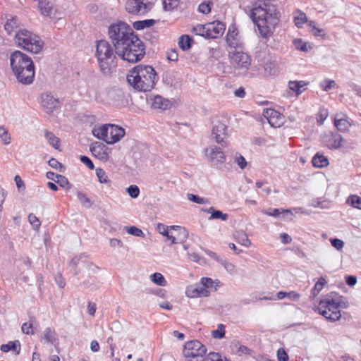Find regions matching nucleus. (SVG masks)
Returning a JSON list of instances; mask_svg holds the SVG:
<instances>
[{
    "mask_svg": "<svg viewBox=\"0 0 361 361\" xmlns=\"http://www.w3.org/2000/svg\"><path fill=\"white\" fill-rule=\"evenodd\" d=\"M280 13L276 6L269 1H261L257 6L251 10L250 17L258 27L263 38L268 39L271 36L276 25L279 21Z\"/></svg>",
    "mask_w": 361,
    "mask_h": 361,
    "instance_id": "obj_1",
    "label": "nucleus"
},
{
    "mask_svg": "<svg viewBox=\"0 0 361 361\" xmlns=\"http://www.w3.org/2000/svg\"><path fill=\"white\" fill-rule=\"evenodd\" d=\"M158 77L151 66L139 65L135 66L127 75L128 82L139 91H150L155 85Z\"/></svg>",
    "mask_w": 361,
    "mask_h": 361,
    "instance_id": "obj_2",
    "label": "nucleus"
},
{
    "mask_svg": "<svg viewBox=\"0 0 361 361\" xmlns=\"http://www.w3.org/2000/svg\"><path fill=\"white\" fill-rule=\"evenodd\" d=\"M10 63L18 82L24 85L32 83L35 77V66L27 55L20 51H16L10 56Z\"/></svg>",
    "mask_w": 361,
    "mask_h": 361,
    "instance_id": "obj_3",
    "label": "nucleus"
},
{
    "mask_svg": "<svg viewBox=\"0 0 361 361\" xmlns=\"http://www.w3.org/2000/svg\"><path fill=\"white\" fill-rule=\"evenodd\" d=\"M69 265L74 269L75 275L80 273V268L85 269L88 279H85L80 283V286L85 288H96L95 277L91 275L97 274L99 267L92 262L87 260V256L82 254L80 256L73 257L69 262Z\"/></svg>",
    "mask_w": 361,
    "mask_h": 361,
    "instance_id": "obj_4",
    "label": "nucleus"
},
{
    "mask_svg": "<svg viewBox=\"0 0 361 361\" xmlns=\"http://www.w3.org/2000/svg\"><path fill=\"white\" fill-rule=\"evenodd\" d=\"M115 50L106 40H99L96 44L95 56L97 59L101 71L109 74L112 68L116 66Z\"/></svg>",
    "mask_w": 361,
    "mask_h": 361,
    "instance_id": "obj_5",
    "label": "nucleus"
},
{
    "mask_svg": "<svg viewBox=\"0 0 361 361\" xmlns=\"http://www.w3.org/2000/svg\"><path fill=\"white\" fill-rule=\"evenodd\" d=\"M135 33L133 29L124 22H118L111 25L108 30V36L114 50L119 51L123 45L133 37L135 38Z\"/></svg>",
    "mask_w": 361,
    "mask_h": 361,
    "instance_id": "obj_6",
    "label": "nucleus"
},
{
    "mask_svg": "<svg viewBox=\"0 0 361 361\" xmlns=\"http://www.w3.org/2000/svg\"><path fill=\"white\" fill-rule=\"evenodd\" d=\"M115 53L124 61L136 63L143 58L145 49L143 42L135 35L134 39L131 37L119 51H116Z\"/></svg>",
    "mask_w": 361,
    "mask_h": 361,
    "instance_id": "obj_7",
    "label": "nucleus"
},
{
    "mask_svg": "<svg viewBox=\"0 0 361 361\" xmlns=\"http://www.w3.org/2000/svg\"><path fill=\"white\" fill-rule=\"evenodd\" d=\"M14 39L18 47L34 54L39 53L44 46L39 36L26 29L19 30Z\"/></svg>",
    "mask_w": 361,
    "mask_h": 361,
    "instance_id": "obj_8",
    "label": "nucleus"
},
{
    "mask_svg": "<svg viewBox=\"0 0 361 361\" xmlns=\"http://www.w3.org/2000/svg\"><path fill=\"white\" fill-rule=\"evenodd\" d=\"M92 134L97 138L112 145L118 142L125 135V130L116 125L105 124L93 128Z\"/></svg>",
    "mask_w": 361,
    "mask_h": 361,
    "instance_id": "obj_9",
    "label": "nucleus"
},
{
    "mask_svg": "<svg viewBox=\"0 0 361 361\" xmlns=\"http://www.w3.org/2000/svg\"><path fill=\"white\" fill-rule=\"evenodd\" d=\"M341 302L337 299H329L321 300L318 305L319 312L327 319L335 322L338 320L341 317Z\"/></svg>",
    "mask_w": 361,
    "mask_h": 361,
    "instance_id": "obj_10",
    "label": "nucleus"
},
{
    "mask_svg": "<svg viewBox=\"0 0 361 361\" xmlns=\"http://www.w3.org/2000/svg\"><path fill=\"white\" fill-rule=\"evenodd\" d=\"M207 353V348L197 340L185 343L183 354L187 361H205L204 356Z\"/></svg>",
    "mask_w": 361,
    "mask_h": 361,
    "instance_id": "obj_11",
    "label": "nucleus"
},
{
    "mask_svg": "<svg viewBox=\"0 0 361 361\" xmlns=\"http://www.w3.org/2000/svg\"><path fill=\"white\" fill-rule=\"evenodd\" d=\"M228 56L231 63L235 68L247 70L251 64L249 55L238 48H235L233 51H229Z\"/></svg>",
    "mask_w": 361,
    "mask_h": 361,
    "instance_id": "obj_12",
    "label": "nucleus"
},
{
    "mask_svg": "<svg viewBox=\"0 0 361 361\" xmlns=\"http://www.w3.org/2000/svg\"><path fill=\"white\" fill-rule=\"evenodd\" d=\"M152 1H126L125 9L131 14L137 16H144L152 8Z\"/></svg>",
    "mask_w": 361,
    "mask_h": 361,
    "instance_id": "obj_13",
    "label": "nucleus"
},
{
    "mask_svg": "<svg viewBox=\"0 0 361 361\" xmlns=\"http://www.w3.org/2000/svg\"><path fill=\"white\" fill-rule=\"evenodd\" d=\"M41 106L50 115L59 106V101L51 92H47L41 95Z\"/></svg>",
    "mask_w": 361,
    "mask_h": 361,
    "instance_id": "obj_14",
    "label": "nucleus"
},
{
    "mask_svg": "<svg viewBox=\"0 0 361 361\" xmlns=\"http://www.w3.org/2000/svg\"><path fill=\"white\" fill-rule=\"evenodd\" d=\"M204 150L208 160L214 164H223L226 161V156L219 147L211 145Z\"/></svg>",
    "mask_w": 361,
    "mask_h": 361,
    "instance_id": "obj_15",
    "label": "nucleus"
},
{
    "mask_svg": "<svg viewBox=\"0 0 361 361\" xmlns=\"http://www.w3.org/2000/svg\"><path fill=\"white\" fill-rule=\"evenodd\" d=\"M263 116L272 127L278 128L283 123V116L282 114L274 109H264Z\"/></svg>",
    "mask_w": 361,
    "mask_h": 361,
    "instance_id": "obj_16",
    "label": "nucleus"
},
{
    "mask_svg": "<svg viewBox=\"0 0 361 361\" xmlns=\"http://www.w3.org/2000/svg\"><path fill=\"white\" fill-rule=\"evenodd\" d=\"M227 127L224 123L217 122L212 128V135L217 143H221L222 146H226L227 144L224 141L226 136Z\"/></svg>",
    "mask_w": 361,
    "mask_h": 361,
    "instance_id": "obj_17",
    "label": "nucleus"
},
{
    "mask_svg": "<svg viewBox=\"0 0 361 361\" xmlns=\"http://www.w3.org/2000/svg\"><path fill=\"white\" fill-rule=\"evenodd\" d=\"M225 29V25L220 21L207 23V39L217 38L224 34Z\"/></svg>",
    "mask_w": 361,
    "mask_h": 361,
    "instance_id": "obj_18",
    "label": "nucleus"
},
{
    "mask_svg": "<svg viewBox=\"0 0 361 361\" xmlns=\"http://www.w3.org/2000/svg\"><path fill=\"white\" fill-rule=\"evenodd\" d=\"M148 102H150L151 106L154 109L166 110L171 106V102L160 95H151L147 99Z\"/></svg>",
    "mask_w": 361,
    "mask_h": 361,
    "instance_id": "obj_19",
    "label": "nucleus"
},
{
    "mask_svg": "<svg viewBox=\"0 0 361 361\" xmlns=\"http://www.w3.org/2000/svg\"><path fill=\"white\" fill-rule=\"evenodd\" d=\"M226 42L231 48H238L241 46L240 37L235 25H231L228 27L226 35Z\"/></svg>",
    "mask_w": 361,
    "mask_h": 361,
    "instance_id": "obj_20",
    "label": "nucleus"
},
{
    "mask_svg": "<svg viewBox=\"0 0 361 361\" xmlns=\"http://www.w3.org/2000/svg\"><path fill=\"white\" fill-rule=\"evenodd\" d=\"M38 8L42 15L49 18H54L57 13L53 1H39Z\"/></svg>",
    "mask_w": 361,
    "mask_h": 361,
    "instance_id": "obj_21",
    "label": "nucleus"
},
{
    "mask_svg": "<svg viewBox=\"0 0 361 361\" xmlns=\"http://www.w3.org/2000/svg\"><path fill=\"white\" fill-rule=\"evenodd\" d=\"M90 151L92 154L100 159H107L109 157L108 149L102 143L95 142L90 146Z\"/></svg>",
    "mask_w": 361,
    "mask_h": 361,
    "instance_id": "obj_22",
    "label": "nucleus"
},
{
    "mask_svg": "<svg viewBox=\"0 0 361 361\" xmlns=\"http://www.w3.org/2000/svg\"><path fill=\"white\" fill-rule=\"evenodd\" d=\"M334 126L341 132L348 131L351 124L347 119V116L342 113L336 114L334 116Z\"/></svg>",
    "mask_w": 361,
    "mask_h": 361,
    "instance_id": "obj_23",
    "label": "nucleus"
},
{
    "mask_svg": "<svg viewBox=\"0 0 361 361\" xmlns=\"http://www.w3.org/2000/svg\"><path fill=\"white\" fill-rule=\"evenodd\" d=\"M209 294V292L202 286L190 287L188 288L186 290V295L189 298H198V297H207Z\"/></svg>",
    "mask_w": 361,
    "mask_h": 361,
    "instance_id": "obj_24",
    "label": "nucleus"
},
{
    "mask_svg": "<svg viewBox=\"0 0 361 361\" xmlns=\"http://www.w3.org/2000/svg\"><path fill=\"white\" fill-rule=\"evenodd\" d=\"M172 231L176 232L173 233L176 240H175L174 243H171L172 244L183 243L188 238V232L185 228L178 226H172Z\"/></svg>",
    "mask_w": 361,
    "mask_h": 361,
    "instance_id": "obj_25",
    "label": "nucleus"
},
{
    "mask_svg": "<svg viewBox=\"0 0 361 361\" xmlns=\"http://www.w3.org/2000/svg\"><path fill=\"white\" fill-rule=\"evenodd\" d=\"M41 341L46 343H50L54 345H58V339L54 330L48 327L44 329L41 335Z\"/></svg>",
    "mask_w": 361,
    "mask_h": 361,
    "instance_id": "obj_26",
    "label": "nucleus"
},
{
    "mask_svg": "<svg viewBox=\"0 0 361 361\" xmlns=\"http://www.w3.org/2000/svg\"><path fill=\"white\" fill-rule=\"evenodd\" d=\"M308 85V82H306L305 81L300 80H294V81H290L288 82V87L292 91L295 92L297 95L300 94L303 91L305 90L307 85Z\"/></svg>",
    "mask_w": 361,
    "mask_h": 361,
    "instance_id": "obj_27",
    "label": "nucleus"
},
{
    "mask_svg": "<svg viewBox=\"0 0 361 361\" xmlns=\"http://www.w3.org/2000/svg\"><path fill=\"white\" fill-rule=\"evenodd\" d=\"M157 230L161 235L166 236L168 240H171V243H174L175 240H176L174 235H173V233L176 232L175 231H172V226L168 227L162 224H158Z\"/></svg>",
    "mask_w": 361,
    "mask_h": 361,
    "instance_id": "obj_28",
    "label": "nucleus"
},
{
    "mask_svg": "<svg viewBox=\"0 0 361 361\" xmlns=\"http://www.w3.org/2000/svg\"><path fill=\"white\" fill-rule=\"evenodd\" d=\"M202 210L208 214H211V216L209 218V220L221 219L222 221H226L228 218V215L227 214H224L220 210H216L213 207L208 209H202Z\"/></svg>",
    "mask_w": 361,
    "mask_h": 361,
    "instance_id": "obj_29",
    "label": "nucleus"
},
{
    "mask_svg": "<svg viewBox=\"0 0 361 361\" xmlns=\"http://www.w3.org/2000/svg\"><path fill=\"white\" fill-rule=\"evenodd\" d=\"M0 348L3 352L6 353L12 350L16 355H18L20 351V344L19 341H10L6 344L1 345Z\"/></svg>",
    "mask_w": 361,
    "mask_h": 361,
    "instance_id": "obj_30",
    "label": "nucleus"
},
{
    "mask_svg": "<svg viewBox=\"0 0 361 361\" xmlns=\"http://www.w3.org/2000/svg\"><path fill=\"white\" fill-rule=\"evenodd\" d=\"M233 236L238 243L245 247H247L251 244L250 240L248 239L247 234L243 231H235L233 234Z\"/></svg>",
    "mask_w": 361,
    "mask_h": 361,
    "instance_id": "obj_31",
    "label": "nucleus"
},
{
    "mask_svg": "<svg viewBox=\"0 0 361 361\" xmlns=\"http://www.w3.org/2000/svg\"><path fill=\"white\" fill-rule=\"evenodd\" d=\"M312 162L313 166L317 168H322L329 165L327 158L319 153L313 157Z\"/></svg>",
    "mask_w": 361,
    "mask_h": 361,
    "instance_id": "obj_32",
    "label": "nucleus"
},
{
    "mask_svg": "<svg viewBox=\"0 0 361 361\" xmlns=\"http://www.w3.org/2000/svg\"><path fill=\"white\" fill-rule=\"evenodd\" d=\"M44 136L50 145L55 149H59L60 140L53 133L44 130Z\"/></svg>",
    "mask_w": 361,
    "mask_h": 361,
    "instance_id": "obj_33",
    "label": "nucleus"
},
{
    "mask_svg": "<svg viewBox=\"0 0 361 361\" xmlns=\"http://www.w3.org/2000/svg\"><path fill=\"white\" fill-rule=\"evenodd\" d=\"M19 26L18 19L16 17H13L8 19L4 25V29L8 35H11L16 29Z\"/></svg>",
    "mask_w": 361,
    "mask_h": 361,
    "instance_id": "obj_34",
    "label": "nucleus"
},
{
    "mask_svg": "<svg viewBox=\"0 0 361 361\" xmlns=\"http://www.w3.org/2000/svg\"><path fill=\"white\" fill-rule=\"evenodd\" d=\"M192 39L187 35H183L180 37L178 45L181 49L186 51L190 49Z\"/></svg>",
    "mask_w": 361,
    "mask_h": 361,
    "instance_id": "obj_35",
    "label": "nucleus"
},
{
    "mask_svg": "<svg viewBox=\"0 0 361 361\" xmlns=\"http://www.w3.org/2000/svg\"><path fill=\"white\" fill-rule=\"evenodd\" d=\"M150 280L156 285L159 286H166L167 282L164 276L159 272H156L149 276Z\"/></svg>",
    "mask_w": 361,
    "mask_h": 361,
    "instance_id": "obj_36",
    "label": "nucleus"
},
{
    "mask_svg": "<svg viewBox=\"0 0 361 361\" xmlns=\"http://www.w3.org/2000/svg\"><path fill=\"white\" fill-rule=\"evenodd\" d=\"M154 22L152 19L135 21L133 23V27L137 30H140L146 27H150L154 24Z\"/></svg>",
    "mask_w": 361,
    "mask_h": 361,
    "instance_id": "obj_37",
    "label": "nucleus"
},
{
    "mask_svg": "<svg viewBox=\"0 0 361 361\" xmlns=\"http://www.w3.org/2000/svg\"><path fill=\"white\" fill-rule=\"evenodd\" d=\"M346 202L354 208L361 209V197L356 195H350Z\"/></svg>",
    "mask_w": 361,
    "mask_h": 361,
    "instance_id": "obj_38",
    "label": "nucleus"
},
{
    "mask_svg": "<svg viewBox=\"0 0 361 361\" xmlns=\"http://www.w3.org/2000/svg\"><path fill=\"white\" fill-rule=\"evenodd\" d=\"M192 32L197 35H200L205 38H207V24H197V25L193 27Z\"/></svg>",
    "mask_w": 361,
    "mask_h": 361,
    "instance_id": "obj_39",
    "label": "nucleus"
},
{
    "mask_svg": "<svg viewBox=\"0 0 361 361\" xmlns=\"http://www.w3.org/2000/svg\"><path fill=\"white\" fill-rule=\"evenodd\" d=\"M326 283V281L323 277H320L318 281L315 283L312 290V294L314 297L317 296L319 293Z\"/></svg>",
    "mask_w": 361,
    "mask_h": 361,
    "instance_id": "obj_40",
    "label": "nucleus"
},
{
    "mask_svg": "<svg viewBox=\"0 0 361 361\" xmlns=\"http://www.w3.org/2000/svg\"><path fill=\"white\" fill-rule=\"evenodd\" d=\"M96 175L100 183L109 184L110 180L106 172L101 168L96 169Z\"/></svg>",
    "mask_w": 361,
    "mask_h": 361,
    "instance_id": "obj_41",
    "label": "nucleus"
},
{
    "mask_svg": "<svg viewBox=\"0 0 361 361\" xmlns=\"http://www.w3.org/2000/svg\"><path fill=\"white\" fill-rule=\"evenodd\" d=\"M221 264L224 267L226 271L230 274H235L237 272L236 267L231 262L223 259L220 262Z\"/></svg>",
    "mask_w": 361,
    "mask_h": 361,
    "instance_id": "obj_42",
    "label": "nucleus"
},
{
    "mask_svg": "<svg viewBox=\"0 0 361 361\" xmlns=\"http://www.w3.org/2000/svg\"><path fill=\"white\" fill-rule=\"evenodd\" d=\"M293 44L296 49L302 51H308L311 48L307 46V44L302 40V39H295L293 40Z\"/></svg>",
    "mask_w": 361,
    "mask_h": 361,
    "instance_id": "obj_43",
    "label": "nucleus"
},
{
    "mask_svg": "<svg viewBox=\"0 0 361 361\" xmlns=\"http://www.w3.org/2000/svg\"><path fill=\"white\" fill-rule=\"evenodd\" d=\"M187 198L188 200L195 202L197 204H204L209 203L208 199L204 198V197H200L195 195L194 194H192V193H188Z\"/></svg>",
    "mask_w": 361,
    "mask_h": 361,
    "instance_id": "obj_44",
    "label": "nucleus"
},
{
    "mask_svg": "<svg viewBox=\"0 0 361 361\" xmlns=\"http://www.w3.org/2000/svg\"><path fill=\"white\" fill-rule=\"evenodd\" d=\"M343 138L341 135L336 134L329 148L331 149H337L341 147Z\"/></svg>",
    "mask_w": 361,
    "mask_h": 361,
    "instance_id": "obj_45",
    "label": "nucleus"
},
{
    "mask_svg": "<svg viewBox=\"0 0 361 361\" xmlns=\"http://www.w3.org/2000/svg\"><path fill=\"white\" fill-rule=\"evenodd\" d=\"M290 213L288 209H269V210H263L262 213L274 217H278L281 213Z\"/></svg>",
    "mask_w": 361,
    "mask_h": 361,
    "instance_id": "obj_46",
    "label": "nucleus"
},
{
    "mask_svg": "<svg viewBox=\"0 0 361 361\" xmlns=\"http://www.w3.org/2000/svg\"><path fill=\"white\" fill-rule=\"evenodd\" d=\"M205 361H229L226 357H222L218 353H209L205 358Z\"/></svg>",
    "mask_w": 361,
    "mask_h": 361,
    "instance_id": "obj_47",
    "label": "nucleus"
},
{
    "mask_svg": "<svg viewBox=\"0 0 361 361\" xmlns=\"http://www.w3.org/2000/svg\"><path fill=\"white\" fill-rule=\"evenodd\" d=\"M0 138L4 145L11 143V136L8 130L4 127L0 126Z\"/></svg>",
    "mask_w": 361,
    "mask_h": 361,
    "instance_id": "obj_48",
    "label": "nucleus"
},
{
    "mask_svg": "<svg viewBox=\"0 0 361 361\" xmlns=\"http://www.w3.org/2000/svg\"><path fill=\"white\" fill-rule=\"evenodd\" d=\"M77 197L80 202L85 206V207H90L92 206V202L90 198L87 197V195L83 193L82 192H77Z\"/></svg>",
    "mask_w": 361,
    "mask_h": 361,
    "instance_id": "obj_49",
    "label": "nucleus"
},
{
    "mask_svg": "<svg viewBox=\"0 0 361 361\" xmlns=\"http://www.w3.org/2000/svg\"><path fill=\"white\" fill-rule=\"evenodd\" d=\"M212 335L214 338L221 339L225 336V327L224 324H220L216 330L212 331Z\"/></svg>",
    "mask_w": 361,
    "mask_h": 361,
    "instance_id": "obj_50",
    "label": "nucleus"
},
{
    "mask_svg": "<svg viewBox=\"0 0 361 361\" xmlns=\"http://www.w3.org/2000/svg\"><path fill=\"white\" fill-rule=\"evenodd\" d=\"M308 25L310 27L311 32L312 33V35L314 36H315V37L324 36V35H325L324 30L317 27L314 21H310Z\"/></svg>",
    "mask_w": 361,
    "mask_h": 361,
    "instance_id": "obj_51",
    "label": "nucleus"
},
{
    "mask_svg": "<svg viewBox=\"0 0 361 361\" xmlns=\"http://www.w3.org/2000/svg\"><path fill=\"white\" fill-rule=\"evenodd\" d=\"M126 230L128 234H130L134 236L142 237L144 236V233L140 228L136 226H126Z\"/></svg>",
    "mask_w": 361,
    "mask_h": 361,
    "instance_id": "obj_52",
    "label": "nucleus"
},
{
    "mask_svg": "<svg viewBox=\"0 0 361 361\" xmlns=\"http://www.w3.org/2000/svg\"><path fill=\"white\" fill-rule=\"evenodd\" d=\"M56 182L62 188L69 190L71 187L68 180L63 176L59 175L57 176Z\"/></svg>",
    "mask_w": 361,
    "mask_h": 361,
    "instance_id": "obj_53",
    "label": "nucleus"
},
{
    "mask_svg": "<svg viewBox=\"0 0 361 361\" xmlns=\"http://www.w3.org/2000/svg\"><path fill=\"white\" fill-rule=\"evenodd\" d=\"M28 221L35 231L39 230L41 225V222L35 214H30L28 216Z\"/></svg>",
    "mask_w": 361,
    "mask_h": 361,
    "instance_id": "obj_54",
    "label": "nucleus"
},
{
    "mask_svg": "<svg viewBox=\"0 0 361 361\" xmlns=\"http://www.w3.org/2000/svg\"><path fill=\"white\" fill-rule=\"evenodd\" d=\"M298 15L295 16L294 18L295 25L298 27H302V25L307 22V17L304 13L298 12Z\"/></svg>",
    "mask_w": 361,
    "mask_h": 361,
    "instance_id": "obj_55",
    "label": "nucleus"
},
{
    "mask_svg": "<svg viewBox=\"0 0 361 361\" xmlns=\"http://www.w3.org/2000/svg\"><path fill=\"white\" fill-rule=\"evenodd\" d=\"M211 4L212 1H203L198 6V11L204 14L209 13L211 11Z\"/></svg>",
    "mask_w": 361,
    "mask_h": 361,
    "instance_id": "obj_56",
    "label": "nucleus"
},
{
    "mask_svg": "<svg viewBox=\"0 0 361 361\" xmlns=\"http://www.w3.org/2000/svg\"><path fill=\"white\" fill-rule=\"evenodd\" d=\"M126 192L132 198H137L140 195V189L135 185H131L127 188Z\"/></svg>",
    "mask_w": 361,
    "mask_h": 361,
    "instance_id": "obj_57",
    "label": "nucleus"
},
{
    "mask_svg": "<svg viewBox=\"0 0 361 361\" xmlns=\"http://www.w3.org/2000/svg\"><path fill=\"white\" fill-rule=\"evenodd\" d=\"M22 331L25 334H34L32 319L22 325Z\"/></svg>",
    "mask_w": 361,
    "mask_h": 361,
    "instance_id": "obj_58",
    "label": "nucleus"
},
{
    "mask_svg": "<svg viewBox=\"0 0 361 361\" xmlns=\"http://www.w3.org/2000/svg\"><path fill=\"white\" fill-rule=\"evenodd\" d=\"M293 295V300H298L300 298V295L295 293V292H283V291H279L277 295L276 298L278 300L283 299L285 297H290V295Z\"/></svg>",
    "mask_w": 361,
    "mask_h": 361,
    "instance_id": "obj_59",
    "label": "nucleus"
},
{
    "mask_svg": "<svg viewBox=\"0 0 361 361\" xmlns=\"http://www.w3.org/2000/svg\"><path fill=\"white\" fill-rule=\"evenodd\" d=\"M234 160L241 169H244L246 167L247 161L240 153H236L235 154Z\"/></svg>",
    "mask_w": 361,
    "mask_h": 361,
    "instance_id": "obj_60",
    "label": "nucleus"
},
{
    "mask_svg": "<svg viewBox=\"0 0 361 361\" xmlns=\"http://www.w3.org/2000/svg\"><path fill=\"white\" fill-rule=\"evenodd\" d=\"M49 165L55 169L59 170L60 172H63V166L54 158H51L48 161Z\"/></svg>",
    "mask_w": 361,
    "mask_h": 361,
    "instance_id": "obj_61",
    "label": "nucleus"
},
{
    "mask_svg": "<svg viewBox=\"0 0 361 361\" xmlns=\"http://www.w3.org/2000/svg\"><path fill=\"white\" fill-rule=\"evenodd\" d=\"M178 1H162L163 8L165 11H171L178 6Z\"/></svg>",
    "mask_w": 361,
    "mask_h": 361,
    "instance_id": "obj_62",
    "label": "nucleus"
},
{
    "mask_svg": "<svg viewBox=\"0 0 361 361\" xmlns=\"http://www.w3.org/2000/svg\"><path fill=\"white\" fill-rule=\"evenodd\" d=\"M330 241H331L332 246L338 250H341L344 246L343 241L340 239L333 238V239H331Z\"/></svg>",
    "mask_w": 361,
    "mask_h": 361,
    "instance_id": "obj_63",
    "label": "nucleus"
},
{
    "mask_svg": "<svg viewBox=\"0 0 361 361\" xmlns=\"http://www.w3.org/2000/svg\"><path fill=\"white\" fill-rule=\"evenodd\" d=\"M277 358L279 361H288V355L283 348L277 350Z\"/></svg>",
    "mask_w": 361,
    "mask_h": 361,
    "instance_id": "obj_64",
    "label": "nucleus"
}]
</instances>
